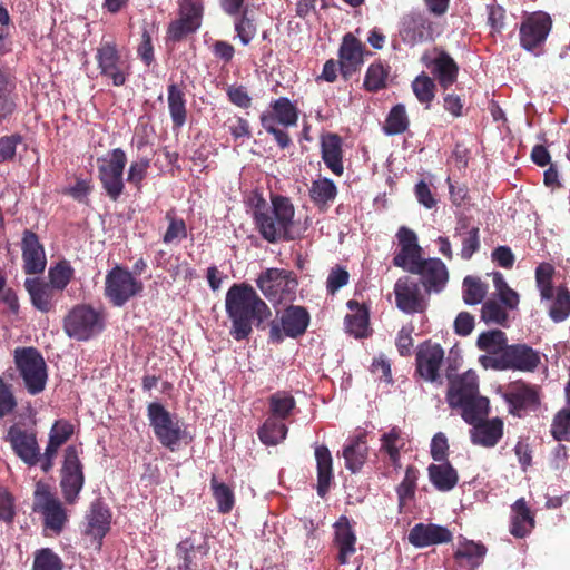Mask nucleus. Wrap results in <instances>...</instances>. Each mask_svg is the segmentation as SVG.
Returning <instances> with one entry per match:
<instances>
[{"mask_svg":"<svg viewBox=\"0 0 570 570\" xmlns=\"http://www.w3.org/2000/svg\"><path fill=\"white\" fill-rule=\"evenodd\" d=\"M512 519L510 533L514 538H524L534 528V514L527 504L524 498L518 499L511 507Z\"/></svg>","mask_w":570,"mask_h":570,"instance_id":"obj_36","label":"nucleus"},{"mask_svg":"<svg viewBox=\"0 0 570 570\" xmlns=\"http://www.w3.org/2000/svg\"><path fill=\"white\" fill-rule=\"evenodd\" d=\"M97 161L101 187L111 200L117 202L125 189L126 153L121 148H115L107 157H99Z\"/></svg>","mask_w":570,"mask_h":570,"instance_id":"obj_10","label":"nucleus"},{"mask_svg":"<svg viewBox=\"0 0 570 570\" xmlns=\"http://www.w3.org/2000/svg\"><path fill=\"white\" fill-rule=\"evenodd\" d=\"M147 416L156 439L170 451H175L187 436V432L183 429L179 420L166 410L161 403H149Z\"/></svg>","mask_w":570,"mask_h":570,"instance_id":"obj_6","label":"nucleus"},{"mask_svg":"<svg viewBox=\"0 0 570 570\" xmlns=\"http://www.w3.org/2000/svg\"><path fill=\"white\" fill-rule=\"evenodd\" d=\"M6 440L10 443L14 454L28 466H36L40 461V446L37 433L13 424L7 432Z\"/></svg>","mask_w":570,"mask_h":570,"instance_id":"obj_17","label":"nucleus"},{"mask_svg":"<svg viewBox=\"0 0 570 570\" xmlns=\"http://www.w3.org/2000/svg\"><path fill=\"white\" fill-rule=\"evenodd\" d=\"M391 67L381 60L372 62L365 72L363 88L367 92H377L387 88Z\"/></svg>","mask_w":570,"mask_h":570,"instance_id":"obj_41","label":"nucleus"},{"mask_svg":"<svg viewBox=\"0 0 570 570\" xmlns=\"http://www.w3.org/2000/svg\"><path fill=\"white\" fill-rule=\"evenodd\" d=\"M396 307L406 313H422L425 311L428 301L424 289L420 283L409 276L400 277L394 285Z\"/></svg>","mask_w":570,"mask_h":570,"instance_id":"obj_16","label":"nucleus"},{"mask_svg":"<svg viewBox=\"0 0 570 570\" xmlns=\"http://www.w3.org/2000/svg\"><path fill=\"white\" fill-rule=\"evenodd\" d=\"M476 346L480 351L487 353L485 356L501 355L508 347L507 334L501 330H491L482 332L476 340Z\"/></svg>","mask_w":570,"mask_h":570,"instance_id":"obj_43","label":"nucleus"},{"mask_svg":"<svg viewBox=\"0 0 570 570\" xmlns=\"http://www.w3.org/2000/svg\"><path fill=\"white\" fill-rule=\"evenodd\" d=\"M248 10L240 11L239 18L235 21V31L244 46H247L256 35V26L247 16Z\"/></svg>","mask_w":570,"mask_h":570,"instance_id":"obj_62","label":"nucleus"},{"mask_svg":"<svg viewBox=\"0 0 570 570\" xmlns=\"http://www.w3.org/2000/svg\"><path fill=\"white\" fill-rule=\"evenodd\" d=\"M23 272L27 275L43 273L47 266V257L43 245L36 233L30 229L23 232L21 240Z\"/></svg>","mask_w":570,"mask_h":570,"instance_id":"obj_22","label":"nucleus"},{"mask_svg":"<svg viewBox=\"0 0 570 570\" xmlns=\"http://www.w3.org/2000/svg\"><path fill=\"white\" fill-rule=\"evenodd\" d=\"M321 154L326 167L336 176L344 173L342 138L337 134L328 132L321 138Z\"/></svg>","mask_w":570,"mask_h":570,"instance_id":"obj_32","label":"nucleus"},{"mask_svg":"<svg viewBox=\"0 0 570 570\" xmlns=\"http://www.w3.org/2000/svg\"><path fill=\"white\" fill-rule=\"evenodd\" d=\"M269 410L275 419H287L296 405L293 395L286 391H277L268 399Z\"/></svg>","mask_w":570,"mask_h":570,"instance_id":"obj_49","label":"nucleus"},{"mask_svg":"<svg viewBox=\"0 0 570 570\" xmlns=\"http://www.w3.org/2000/svg\"><path fill=\"white\" fill-rule=\"evenodd\" d=\"M493 285L501 303L510 309L517 308L519 305V294L508 285L500 272L493 273Z\"/></svg>","mask_w":570,"mask_h":570,"instance_id":"obj_57","label":"nucleus"},{"mask_svg":"<svg viewBox=\"0 0 570 570\" xmlns=\"http://www.w3.org/2000/svg\"><path fill=\"white\" fill-rule=\"evenodd\" d=\"M551 29L552 19L548 13L543 11L530 13L520 24L521 48L537 57L542 55Z\"/></svg>","mask_w":570,"mask_h":570,"instance_id":"obj_13","label":"nucleus"},{"mask_svg":"<svg viewBox=\"0 0 570 570\" xmlns=\"http://www.w3.org/2000/svg\"><path fill=\"white\" fill-rule=\"evenodd\" d=\"M428 473L433 487L442 492L451 491L459 482V474L449 461L430 464Z\"/></svg>","mask_w":570,"mask_h":570,"instance_id":"obj_38","label":"nucleus"},{"mask_svg":"<svg viewBox=\"0 0 570 570\" xmlns=\"http://www.w3.org/2000/svg\"><path fill=\"white\" fill-rule=\"evenodd\" d=\"M410 120L405 106L397 104L393 106L386 116L383 131L389 136H395L405 132L409 129Z\"/></svg>","mask_w":570,"mask_h":570,"instance_id":"obj_45","label":"nucleus"},{"mask_svg":"<svg viewBox=\"0 0 570 570\" xmlns=\"http://www.w3.org/2000/svg\"><path fill=\"white\" fill-rule=\"evenodd\" d=\"M287 426L276 420L268 417L258 430V436L265 445H276L282 442L287 435Z\"/></svg>","mask_w":570,"mask_h":570,"instance_id":"obj_47","label":"nucleus"},{"mask_svg":"<svg viewBox=\"0 0 570 570\" xmlns=\"http://www.w3.org/2000/svg\"><path fill=\"white\" fill-rule=\"evenodd\" d=\"M446 402L452 409H460L466 423H473L489 414V399L479 393L478 375L468 371L450 380Z\"/></svg>","mask_w":570,"mask_h":570,"instance_id":"obj_3","label":"nucleus"},{"mask_svg":"<svg viewBox=\"0 0 570 570\" xmlns=\"http://www.w3.org/2000/svg\"><path fill=\"white\" fill-rule=\"evenodd\" d=\"M570 315V291L566 286L557 288L556 298L549 309V316L556 323L563 322Z\"/></svg>","mask_w":570,"mask_h":570,"instance_id":"obj_54","label":"nucleus"},{"mask_svg":"<svg viewBox=\"0 0 570 570\" xmlns=\"http://www.w3.org/2000/svg\"><path fill=\"white\" fill-rule=\"evenodd\" d=\"M469 424L472 425V429L470 430L471 442L475 445L493 448L503 436L504 424L499 417L490 420L480 417L478 421Z\"/></svg>","mask_w":570,"mask_h":570,"instance_id":"obj_25","label":"nucleus"},{"mask_svg":"<svg viewBox=\"0 0 570 570\" xmlns=\"http://www.w3.org/2000/svg\"><path fill=\"white\" fill-rule=\"evenodd\" d=\"M295 208L288 197L274 195L271 206L265 200L256 204L253 219L262 238L271 244L293 240L291 228L294 225Z\"/></svg>","mask_w":570,"mask_h":570,"instance_id":"obj_2","label":"nucleus"},{"mask_svg":"<svg viewBox=\"0 0 570 570\" xmlns=\"http://www.w3.org/2000/svg\"><path fill=\"white\" fill-rule=\"evenodd\" d=\"M412 89L421 104L430 106L435 97V82L425 72L419 75L412 82Z\"/></svg>","mask_w":570,"mask_h":570,"instance_id":"obj_55","label":"nucleus"},{"mask_svg":"<svg viewBox=\"0 0 570 570\" xmlns=\"http://www.w3.org/2000/svg\"><path fill=\"white\" fill-rule=\"evenodd\" d=\"M488 292V285L480 278L466 276L463 279V301L468 305H476L483 301Z\"/></svg>","mask_w":570,"mask_h":570,"instance_id":"obj_56","label":"nucleus"},{"mask_svg":"<svg viewBox=\"0 0 570 570\" xmlns=\"http://www.w3.org/2000/svg\"><path fill=\"white\" fill-rule=\"evenodd\" d=\"M347 307L353 312L345 317L347 331L355 337H364L368 330V309L357 301L347 302Z\"/></svg>","mask_w":570,"mask_h":570,"instance_id":"obj_40","label":"nucleus"},{"mask_svg":"<svg viewBox=\"0 0 570 570\" xmlns=\"http://www.w3.org/2000/svg\"><path fill=\"white\" fill-rule=\"evenodd\" d=\"M367 452L368 448L364 435L351 439L343 450L346 469L352 473L358 472L367 459Z\"/></svg>","mask_w":570,"mask_h":570,"instance_id":"obj_39","label":"nucleus"},{"mask_svg":"<svg viewBox=\"0 0 570 570\" xmlns=\"http://www.w3.org/2000/svg\"><path fill=\"white\" fill-rule=\"evenodd\" d=\"M356 534L346 515L340 517L334 523V543L338 549L337 561L346 564L348 557L356 551Z\"/></svg>","mask_w":570,"mask_h":570,"instance_id":"obj_28","label":"nucleus"},{"mask_svg":"<svg viewBox=\"0 0 570 570\" xmlns=\"http://www.w3.org/2000/svg\"><path fill=\"white\" fill-rule=\"evenodd\" d=\"M309 198L320 209L325 210L328 204L337 196V187L330 178H321L312 181Z\"/></svg>","mask_w":570,"mask_h":570,"instance_id":"obj_42","label":"nucleus"},{"mask_svg":"<svg viewBox=\"0 0 570 570\" xmlns=\"http://www.w3.org/2000/svg\"><path fill=\"white\" fill-rule=\"evenodd\" d=\"M61 558L49 548L36 552L32 570H62Z\"/></svg>","mask_w":570,"mask_h":570,"instance_id":"obj_59","label":"nucleus"},{"mask_svg":"<svg viewBox=\"0 0 570 570\" xmlns=\"http://www.w3.org/2000/svg\"><path fill=\"white\" fill-rule=\"evenodd\" d=\"M409 542L415 548L449 543L453 539L452 532L443 525L435 523H417L409 532Z\"/></svg>","mask_w":570,"mask_h":570,"instance_id":"obj_23","label":"nucleus"},{"mask_svg":"<svg viewBox=\"0 0 570 570\" xmlns=\"http://www.w3.org/2000/svg\"><path fill=\"white\" fill-rule=\"evenodd\" d=\"M487 551L484 544L465 540L459 544L453 558L459 567L476 570L483 563Z\"/></svg>","mask_w":570,"mask_h":570,"instance_id":"obj_34","label":"nucleus"},{"mask_svg":"<svg viewBox=\"0 0 570 570\" xmlns=\"http://www.w3.org/2000/svg\"><path fill=\"white\" fill-rule=\"evenodd\" d=\"M142 289V282L126 267L116 265L106 274L104 295L115 307H122Z\"/></svg>","mask_w":570,"mask_h":570,"instance_id":"obj_8","label":"nucleus"},{"mask_svg":"<svg viewBox=\"0 0 570 570\" xmlns=\"http://www.w3.org/2000/svg\"><path fill=\"white\" fill-rule=\"evenodd\" d=\"M554 267L550 263H541L535 268V284L540 292L541 299L550 301L553 298Z\"/></svg>","mask_w":570,"mask_h":570,"instance_id":"obj_53","label":"nucleus"},{"mask_svg":"<svg viewBox=\"0 0 570 570\" xmlns=\"http://www.w3.org/2000/svg\"><path fill=\"white\" fill-rule=\"evenodd\" d=\"M309 321L311 316L305 307L289 305L283 311L281 327L286 336L296 338L306 332Z\"/></svg>","mask_w":570,"mask_h":570,"instance_id":"obj_33","label":"nucleus"},{"mask_svg":"<svg viewBox=\"0 0 570 570\" xmlns=\"http://www.w3.org/2000/svg\"><path fill=\"white\" fill-rule=\"evenodd\" d=\"M315 459L317 464V494L324 498L333 479V459L326 445L315 448Z\"/></svg>","mask_w":570,"mask_h":570,"instance_id":"obj_37","label":"nucleus"},{"mask_svg":"<svg viewBox=\"0 0 570 570\" xmlns=\"http://www.w3.org/2000/svg\"><path fill=\"white\" fill-rule=\"evenodd\" d=\"M417 479L419 470L414 465H409L405 470V475L402 482L396 487L400 511L403 510L407 501L414 498L417 485Z\"/></svg>","mask_w":570,"mask_h":570,"instance_id":"obj_48","label":"nucleus"},{"mask_svg":"<svg viewBox=\"0 0 570 570\" xmlns=\"http://www.w3.org/2000/svg\"><path fill=\"white\" fill-rule=\"evenodd\" d=\"M63 328L69 337L87 341L104 328V316L90 305H76L65 317Z\"/></svg>","mask_w":570,"mask_h":570,"instance_id":"obj_12","label":"nucleus"},{"mask_svg":"<svg viewBox=\"0 0 570 570\" xmlns=\"http://www.w3.org/2000/svg\"><path fill=\"white\" fill-rule=\"evenodd\" d=\"M14 363L29 394L41 393L47 383V365L36 347H17Z\"/></svg>","mask_w":570,"mask_h":570,"instance_id":"obj_7","label":"nucleus"},{"mask_svg":"<svg viewBox=\"0 0 570 570\" xmlns=\"http://www.w3.org/2000/svg\"><path fill=\"white\" fill-rule=\"evenodd\" d=\"M204 6L202 0H181L179 2L178 17L200 27Z\"/></svg>","mask_w":570,"mask_h":570,"instance_id":"obj_60","label":"nucleus"},{"mask_svg":"<svg viewBox=\"0 0 570 570\" xmlns=\"http://www.w3.org/2000/svg\"><path fill=\"white\" fill-rule=\"evenodd\" d=\"M454 236L461 242L460 256L463 261H470L480 250V228L472 223L471 218L464 216L458 219Z\"/></svg>","mask_w":570,"mask_h":570,"instance_id":"obj_26","label":"nucleus"},{"mask_svg":"<svg viewBox=\"0 0 570 570\" xmlns=\"http://www.w3.org/2000/svg\"><path fill=\"white\" fill-rule=\"evenodd\" d=\"M406 272L420 276V285L425 294L441 292L449 281V272L440 258H420L407 267Z\"/></svg>","mask_w":570,"mask_h":570,"instance_id":"obj_15","label":"nucleus"},{"mask_svg":"<svg viewBox=\"0 0 570 570\" xmlns=\"http://www.w3.org/2000/svg\"><path fill=\"white\" fill-rule=\"evenodd\" d=\"M19 106L16 77L0 68V122L10 119Z\"/></svg>","mask_w":570,"mask_h":570,"instance_id":"obj_30","label":"nucleus"},{"mask_svg":"<svg viewBox=\"0 0 570 570\" xmlns=\"http://www.w3.org/2000/svg\"><path fill=\"white\" fill-rule=\"evenodd\" d=\"M95 58L101 76L110 79L115 87L125 85L130 75V66L121 58L114 41H101Z\"/></svg>","mask_w":570,"mask_h":570,"instance_id":"obj_14","label":"nucleus"},{"mask_svg":"<svg viewBox=\"0 0 570 570\" xmlns=\"http://www.w3.org/2000/svg\"><path fill=\"white\" fill-rule=\"evenodd\" d=\"M551 435L556 441H568L570 433V409H562L553 416Z\"/></svg>","mask_w":570,"mask_h":570,"instance_id":"obj_61","label":"nucleus"},{"mask_svg":"<svg viewBox=\"0 0 570 570\" xmlns=\"http://www.w3.org/2000/svg\"><path fill=\"white\" fill-rule=\"evenodd\" d=\"M540 354L527 344L508 345L501 355L480 356L479 362L485 368L494 371L514 370L534 372L540 364Z\"/></svg>","mask_w":570,"mask_h":570,"instance_id":"obj_4","label":"nucleus"},{"mask_svg":"<svg viewBox=\"0 0 570 570\" xmlns=\"http://www.w3.org/2000/svg\"><path fill=\"white\" fill-rule=\"evenodd\" d=\"M24 288L30 296L32 306L42 312L48 313L53 309L56 299V288L39 277L27 278Z\"/></svg>","mask_w":570,"mask_h":570,"instance_id":"obj_29","label":"nucleus"},{"mask_svg":"<svg viewBox=\"0 0 570 570\" xmlns=\"http://www.w3.org/2000/svg\"><path fill=\"white\" fill-rule=\"evenodd\" d=\"M365 45L353 33L348 32L343 37L338 49L340 71L344 79H348L361 69L364 62Z\"/></svg>","mask_w":570,"mask_h":570,"instance_id":"obj_21","label":"nucleus"},{"mask_svg":"<svg viewBox=\"0 0 570 570\" xmlns=\"http://www.w3.org/2000/svg\"><path fill=\"white\" fill-rule=\"evenodd\" d=\"M426 66L443 90L449 89L456 82L459 66L446 51L439 50L438 55Z\"/></svg>","mask_w":570,"mask_h":570,"instance_id":"obj_27","label":"nucleus"},{"mask_svg":"<svg viewBox=\"0 0 570 570\" xmlns=\"http://www.w3.org/2000/svg\"><path fill=\"white\" fill-rule=\"evenodd\" d=\"M86 519V534L91 535L95 540H98L99 544H101V540L110 529L111 513L109 508L100 500H96L91 503Z\"/></svg>","mask_w":570,"mask_h":570,"instance_id":"obj_31","label":"nucleus"},{"mask_svg":"<svg viewBox=\"0 0 570 570\" xmlns=\"http://www.w3.org/2000/svg\"><path fill=\"white\" fill-rule=\"evenodd\" d=\"M503 399L509 405V413L522 417L527 411L535 410L540 397L535 386L517 381L508 385Z\"/></svg>","mask_w":570,"mask_h":570,"instance_id":"obj_19","label":"nucleus"},{"mask_svg":"<svg viewBox=\"0 0 570 570\" xmlns=\"http://www.w3.org/2000/svg\"><path fill=\"white\" fill-rule=\"evenodd\" d=\"M444 361V350L438 343L426 340L421 343L415 353V374L426 382L440 379V368Z\"/></svg>","mask_w":570,"mask_h":570,"instance_id":"obj_18","label":"nucleus"},{"mask_svg":"<svg viewBox=\"0 0 570 570\" xmlns=\"http://www.w3.org/2000/svg\"><path fill=\"white\" fill-rule=\"evenodd\" d=\"M271 108L277 117V122L284 127H293L297 125L299 110L286 97H281L271 102Z\"/></svg>","mask_w":570,"mask_h":570,"instance_id":"obj_46","label":"nucleus"},{"mask_svg":"<svg viewBox=\"0 0 570 570\" xmlns=\"http://www.w3.org/2000/svg\"><path fill=\"white\" fill-rule=\"evenodd\" d=\"M509 315L507 311L493 299L487 301L481 309V320L487 324L507 326Z\"/></svg>","mask_w":570,"mask_h":570,"instance_id":"obj_58","label":"nucleus"},{"mask_svg":"<svg viewBox=\"0 0 570 570\" xmlns=\"http://www.w3.org/2000/svg\"><path fill=\"white\" fill-rule=\"evenodd\" d=\"M400 250L393 257V265L407 269L413 262L422 258V247L419 245L417 236L414 230L406 226H401L396 233Z\"/></svg>","mask_w":570,"mask_h":570,"instance_id":"obj_24","label":"nucleus"},{"mask_svg":"<svg viewBox=\"0 0 570 570\" xmlns=\"http://www.w3.org/2000/svg\"><path fill=\"white\" fill-rule=\"evenodd\" d=\"M168 227L163 236L165 244L179 243L187 237V225L183 218L177 217L175 209H169L165 214Z\"/></svg>","mask_w":570,"mask_h":570,"instance_id":"obj_50","label":"nucleus"},{"mask_svg":"<svg viewBox=\"0 0 570 570\" xmlns=\"http://www.w3.org/2000/svg\"><path fill=\"white\" fill-rule=\"evenodd\" d=\"M225 308L232 322L229 334L235 341L247 340L253 326L265 330V322L272 311L247 283L233 284L225 298Z\"/></svg>","mask_w":570,"mask_h":570,"instance_id":"obj_1","label":"nucleus"},{"mask_svg":"<svg viewBox=\"0 0 570 570\" xmlns=\"http://www.w3.org/2000/svg\"><path fill=\"white\" fill-rule=\"evenodd\" d=\"M197 29V26L178 17L176 20L169 23L167 29V37L174 42H179L187 36L196 32Z\"/></svg>","mask_w":570,"mask_h":570,"instance_id":"obj_63","label":"nucleus"},{"mask_svg":"<svg viewBox=\"0 0 570 570\" xmlns=\"http://www.w3.org/2000/svg\"><path fill=\"white\" fill-rule=\"evenodd\" d=\"M399 32L405 43L414 46L433 39V23L424 13L411 11L402 17Z\"/></svg>","mask_w":570,"mask_h":570,"instance_id":"obj_20","label":"nucleus"},{"mask_svg":"<svg viewBox=\"0 0 570 570\" xmlns=\"http://www.w3.org/2000/svg\"><path fill=\"white\" fill-rule=\"evenodd\" d=\"M213 495L217 502L218 511L223 514L229 513L235 504L233 490L224 482H219L215 475L210 479Z\"/></svg>","mask_w":570,"mask_h":570,"instance_id":"obj_52","label":"nucleus"},{"mask_svg":"<svg viewBox=\"0 0 570 570\" xmlns=\"http://www.w3.org/2000/svg\"><path fill=\"white\" fill-rule=\"evenodd\" d=\"M256 285L268 301L281 303L294 299L298 282L292 271L273 267L259 274Z\"/></svg>","mask_w":570,"mask_h":570,"instance_id":"obj_11","label":"nucleus"},{"mask_svg":"<svg viewBox=\"0 0 570 570\" xmlns=\"http://www.w3.org/2000/svg\"><path fill=\"white\" fill-rule=\"evenodd\" d=\"M75 275V269L68 261H60L55 266H51L48 271V278L53 288L62 292L71 282Z\"/></svg>","mask_w":570,"mask_h":570,"instance_id":"obj_51","label":"nucleus"},{"mask_svg":"<svg viewBox=\"0 0 570 570\" xmlns=\"http://www.w3.org/2000/svg\"><path fill=\"white\" fill-rule=\"evenodd\" d=\"M381 451L386 453L390 462L399 468L401 455L400 451L405 445L404 439L402 438V431L397 426H393L389 432L381 435Z\"/></svg>","mask_w":570,"mask_h":570,"instance_id":"obj_44","label":"nucleus"},{"mask_svg":"<svg viewBox=\"0 0 570 570\" xmlns=\"http://www.w3.org/2000/svg\"><path fill=\"white\" fill-rule=\"evenodd\" d=\"M32 510L42 517L43 528L59 535L69 522L67 509L48 485L38 482L33 493Z\"/></svg>","mask_w":570,"mask_h":570,"instance_id":"obj_5","label":"nucleus"},{"mask_svg":"<svg viewBox=\"0 0 570 570\" xmlns=\"http://www.w3.org/2000/svg\"><path fill=\"white\" fill-rule=\"evenodd\" d=\"M184 85L171 82L167 87L168 110L174 128H180L187 120V99Z\"/></svg>","mask_w":570,"mask_h":570,"instance_id":"obj_35","label":"nucleus"},{"mask_svg":"<svg viewBox=\"0 0 570 570\" xmlns=\"http://www.w3.org/2000/svg\"><path fill=\"white\" fill-rule=\"evenodd\" d=\"M81 450L77 445H68L63 451L60 471V489L67 504L73 505L85 485L83 464L80 460Z\"/></svg>","mask_w":570,"mask_h":570,"instance_id":"obj_9","label":"nucleus"},{"mask_svg":"<svg viewBox=\"0 0 570 570\" xmlns=\"http://www.w3.org/2000/svg\"><path fill=\"white\" fill-rule=\"evenodd\" d=\"M348 272L344 267L336 265L330 271V274L326 279L327 293L334 295L338 289H341L348 283Z\"/></svg>","mask_w":570,"mask_h":570,"instance_id":"obj_64","label":"nucleus"}]
</instances>
